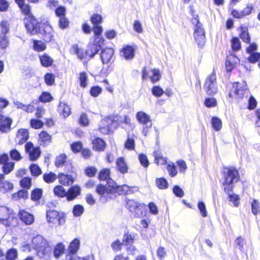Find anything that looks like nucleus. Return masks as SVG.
Returning a JSON list of instances; mask_svg holds the SVG:
<instances>
[{"label": "nucleus", "instance_id": "obj_1", "mask_svg": "<svg viewBox=\"0 0 260 260\" xmlns=\"http://www.w3.org/2000/svg\"><path fill=\"white\" fill-rule=\"evenodd\" d=\"M110 170L103 169L99 174L100 180H107L106 185L99 184L96 188V192L101 195L100 201L104 203L115 198L118 195L127 194L131 192L132 188L127 185H117L116 183L110 178Z\"/></svg>", "mask_w": 260, "mask_h": 260}, {"label": "nucleus", "instance_id": "obj_2", "mask_svg": "<svg viewBox=\"0 0 260 260\" xmlns=\"http://www.w3.org/2000/svg\"><path fill=\"white\" fill-rule=\"evenodd\" d=\"M222 185L224 191L230 194L232 191L234 184L239 179L238 171L234 168H224L223 169Z\"/></svg>", "mask_w": 260, "mask_h": 260}, {"label": "nucleus", "instance_id": "obj_3", "mask_svg": "<svg viewBox=\"0 0 260 260\" xmlns=\"http://www.w3.org/2000/svg\"><path fill=\"white\" fill-rule=\"evenodd\" d=\"M31 246L36 249L37 255L40 257L46 258L51 251L48 242L41 235H38L32 238Z\"/></svg>", "mask_w": 260, "mask_h": 260}, {"label": "nucleus", "instance_id": "obj_4", "mask_svg": "<svg viewBox=\"0 0 260 260\" xmlns=\"http://www.w3.org/2000/svg\"><path fill=\"white\" fill-rule=\"evenodd\" d=\"M117 116H110L102 119L99 126V131L103 134L107 135L113 131L118 125Z\"/></svg>", "mask_w": 260, "mask_h": 260}, {"label": "nucleus", "instance_id": "obj_5", "mask_svg": "<svg viewBox=\"0 0 260 260\" xmlns=\"http://www.w3.org/2000/svg\"><path fill=\"white\" fill-rule=\"evenodd\" d=\"M0 222L6 226H15L17 224V218L14 217L11 209L6 206H1Z\"/></svg>", "mask_w": 260, "mask_h": 260}, {"label": "nucleus", "instance_id": "obj_6", "mask_svg": "<svg viewBox=\"0 0 260 260\" xmlns=\"http://www.w3.org/2000/svg\"><path fill=\"white\" fill-rule=\"evenodd\" d=\"M204 88L206 92L209 95H214L217 92L218 89L216 76L214 71L207 77L204 85Z\"/></svg>", "mask_w": 260, "mask_h": 260}, {"label": "nucleus", "instance_id": "obj_7", "mask_svg": "<svg viewBox=\"0 0 260 260\" xmlns=\"http://www.w3.org/2000/svg\"><path fill=\"white\" fill-rule=\"evenodd\" d=\"M103 44L104 39L101 37V35H94V39L92 41H91L88 45L86 50L87 56L93 57L101 49Z\"/></svg>", "mask_w": 260, "mask_h": 260}, {"label": "nucleus", "instance_id": "obj_8", "mask_svg": "<svg viewBox=\"0 0 260 260\" xmlns=\"http://www.w3.org/2000/svg\"><path fill=\"white\" fill-rule=\"evenodd\" d=\"M24 22L26 28L31 35L37 34L39 32L40 27L38 21L34 16L25 17Z\"/></svg>", "mask_w": 260, "mask_h": 260}, {"label": "nucleus", "instance_id": "obj_9", "mask_svg": "<svg viewBox=\"0 0 260 260\" xmlns=\"http://www.w3.org/2000/svg\"><path fill=\"white\" fill-rule=\"evenodd\" d=\"M197 24L194 28V37L198 46L202 47L205 44L206 39L205 36V31L202 27V24L197 19L196 20Z\"/></svg>", "mask_w": 260, "mask_h": 260}, {"label": "nucleus", "instance_id": "obj_10", "mask_svg": "<svg viewBox=\"0 0 260 260\" xmlns=\"http://www.w3.org/2000/svg\"><path fill=\"white\" fill-rule=\"evenodd\" d=\"M80 246V241L78 239L75 238L70 243L69 247V253L66 255V260H77V256L75 253L78 250Z\"/></svg>", "mask_w": 260, "mask_h": 260}, {"label": "nucleus", "instance_id": "obj_11", "mask_svg": "<svg viewBox=\"0 0 260 260\" xmlns=\"http://www.w3.org/2000/svg\"><path fill=\"white\" fill-rule=\"evenodd\" d=\"M47 221L54 225H60L62 222H64V219L59 213L55 210L48 211L46 213Z\"/></svg>", "mask_w": 260, "mask_h": 260}, {"label": "nucleus", "instance_id": "obj_12", "mask_svg": "<svg viewBox=\"0 0 260 260\" xmlns=\"http://www.w3.org/2000/svg\"><path fill=\"white\" fill-rule=\"evenodd\" d=\"M90 21L93 25V31L94 35H101L103 31V28L100 25L102 22L101 15L98 14H93L90 18Z\"/></svg>", "mask_w": 260, "mask_h": 260}, {"label": "nucleus", "instance_id": "obj_13", "mask_svg": "<svg viewBox=\"0 0 260 260\" xmlns=\"http://www.w3.org/2000/svg\"><path fill=\"white\" fill-rule=\"evenodd\" d=\"M25 148L31 160L35 161L39 157L41 152L39 147H34L31 143L27 142L25 144Z\"/></svg>", "mask_w": 260, "mask_h": 260}, {"label": "nucleus", "instance_id": "obj_14", "mask_svg": "<svg viewBox=\"0 0 260 260\" xmlns=\"http://www.w3.org/2000/svg\"><path fill=\"white\" fill-rule=\"evenodd\" d=\"M46 42H50L53 37V30L51 25L44 24L39 31Z\"/></svg>", "mask_w": 260, "mask_h": 260}, {"label": "nucleus", "instance_id": "obj_15", "mask_svg": "<svg viewBox=\"0 0 260 260\" xmlns=\"http://www.w3.org/2000/svg\"><path fill=\"white\" fill-rule=\"evenodd\" d=\"M244 95V89L242 84L239 83H234L233 84L232 88L230 92L229 95L230 97L235 96L236 98H243Z\"/></svg>", "mask_w": 260, "mask_h": 260}, {"label": "nucleus", "instance_id": "obj_16", "mask_svg": "<svg viewBox=\"0 0 260 260\" xmlns=\"http://www.w3.org/2000/svg\"><path fill=\"white\" fill-rule=\"evenodd\" d=\"M114 50L111 48H106L102 50L101 58L103 64L111 63L113 60Z\"/></svg>", "mask_w": 260, "mask_h": 260}, {"label": "nucleus", "instance_id": "obj_17", "mask_svg": "<svg viewBox=\"0 0 260 260\" xmlns=\"http://www.w3.org/2000/svg\"><path fill=\"white\" fill-rule=\"evenodd\" d=\"M136 118L137 120L143 125H146L147 128H150L152 126V123L150 119V117L146 113L140 111L136 114Z\"/></svg>", "mask_w": 260, "mask_h": 260}, {"label": "nucleus", "instance_id": "obj_18", "mask_svg": "<svg viewBox=\"0 0 260 260\" xmlns=\"http://www.w3.org/2000/svg\"><path fill=\"white\" fill-rule=\"evenodd\" d=\"M12 120L0 114V131L2 133H7L11 129Z\"/></svg>", "mask_w": 260, "mask_h": 260}, {"label": "nucleus", "instance_id": "obj_19", "mask_svg": "<svg viewBox=\"0 0 260 260\" xmlns=\"http://www.w3.org/2000/svg\"><path fill=\"white\" fill-rule=\"evenodd\" d=\"M81 193V188L75 185L69 188L67 193V199L68 201L75 200Z\"/></svg>", "mask_w": 260, "mask_h": 260}, {"label": "nucleus", "instance_id": "obj_20", "mask_svg": "<svg viewBox=\"0 0 260 260\" xmlns=\"http://www.w3.org/2000/svg\"><path fill=\"white\" fill-rule=\"evenodd\" d=\"M18 215L21 220L26 224L30 225L34 221V216L23 210L19 211Z\"/></svg>", "mask_w": 260, "mask_h": 260}, {"label": "nucleus", "instance_id": "obj_21", "mask_svg": "<svg viewBox=\"0 0 260 260\" xmlns=\"http://www.w3.org/2000/svg\"><path fill=\"white\" fill-rule=\"evenodd\" d=\"M59 182L63 185L69 186L74 182V178L71 175L60 174L58 177Z\"/></svg>", "mask_w": 260, "mask_h": 260}, {"label": "nucleus", "instance_id": "obj_22", "mask_svg": "<svg viewBox=\"0 0 260 260\" xmlns=\"http://www.w3.org/2000/svg\"><path fill=\"white\" fill-rule=\"evenodd\" d=\"M238 61L239 59L233 55L228 56L225 62V67L227 71L231 72L232 71Z\"/></svg>", "mask_w": 260, "mask_h": 260}, {"label": "nucleus", "instance_id": "obj_23", "mask_svg": "<svg viewBox=\"0 0 260 260\" xmlns=\"http://www.w3.org/2000/svg\"><path fill=\"white\" fill-rule=\"evenodd\" d=\"M70 52L71 54L77 55L78 58L80 60L83 59L87 55L86 51L84 52L83 49L78 48V46L76 44H74L71 46Z\"/></svg>", "mask_w": 260, "mask_h": 260}, {"label": "nucleus", "instance_id": "obj_24", "mask_svg": "<svg viewBox=\"0 0 260 260\" xmlns=\"http://www.w3.org/2000/svg\"><path fill=\"white\" fill-rule=\"evenodd\" d=\"M28 138V131L26 129H20L17 132L16 141L19 144H22L25 142Z\"/></svg>", "mask_w": 260, "mask_h": 260}, {"label": "nucleus", "instance_id": "obj_25", "mask_svg": "<svg viewBox=\"0 0 260 260\" xmlns=\"http://www.w3.org/2000/svg\"><path fill=\"white\" fill-rule=\"evenodd\" d=\"M13 104L17 107V108L22 109V110L27 112L31 113L35 110L34 106L31 104L24 105L18 101H14Z\"/></svg>", "mask_w": 260, "mask_h": 260}, {"label": "nucleus", "instance_id": "obj_26", "mask_svg": "<svg viewBox=\"0 0 260 260\" xmlns=\"http://www.w3.org/2000/svg\"><path fill=\"white\" fill-rule=\"evenodd\" d=\"M58 111L64 118L68 117L71 113L70 106L63 102H60L58 106Z\"/></svg>", "mask_w": 260, "mask_h": 260}, {"label": "nucleus", "instance_id": "obj_27", "mask_svg": "<svg viewBox=\"0 0 260 260\" xmlns=\"http://www.w3.org/2000/svg\"><path fill=\"white\" fill-rule=\"evenodd\" d=\"M116 167L118 170L122 174H124L127 172V166L124 158L122 157H120L117 159Z\"/></svg>", "mask_w": 260, "mask_h": 260}, {"label": "nucleus", "instance_id": "obj_28", "mask_svg": "<svg viewBox=\"0 0 260 260\" xmlns=\"http://www.w3.org/2000/svg\"><path fill=\"white\" fill-rule=\"evenodd\" d=\"M121 53L126 59H131L134 57V50L131 46H127L123 48Z\"/></svg>", "mask_w": 260, "mask_h": 260}, {"label": "nucleus", "instance_id": "obj_29", "mask_svg": "<svg viewBox=\"0 0 260 260\" xmlns=\"http://www.w3.org/2000/svg\"><path fill=\"white\" fill-rule=\"evenodd\" d=\"M93 148L96 150H104L105 148L106 143L101 138H96L92 141Z\"/></svg>", "mask_w": 260, "mask_h": 260}, {"label": "nucleus", "instance_id": "obj_30", "mask_svg": "<svg viewBox=\"0 0 260 260\" xmlns=\"http://www.w3.org/2000/svg\"><path fill=\"white\" fill-rule=\"evenodd\" d=\"M40 60L42 65L45 67L51 66L53 61V59L46 54L40 56Z\"/></svg>", "mask_w": 260, "mask_h": 260}, {"label": "nucleus", "instance_id": "obj_31", "mask_svg": "<svg viewBox=\"0 0 260 260\" xmlns=\"http://www.w3.org/2000/svg\"><path fill=\"white\" fill-rule=\"evenodd\" d=\"M54 194L59 198L67 197V191L61 185H57L54 188Z\"/></svg>", "mask_w": 260, "mask_h": 260}, {"label": "nucleus", "instance_id": "obj_32", "mask_svg": "<svg viewBox=\"0 0 260 260\" xmlns=\"http://www.w3.org/2000/svg\"><path fill=\"white\" fill-rule=\"evenodd\" d=\"M33 49L37 51H43L46 48V44L41 41L33 40Z\"/></svg>", "mask_w": 260, "mask_h": 260}, {"label": "nucleus", "instance_id": "obj_33", "mask_svg": "<svg viewBox=\"0 0 260 260\" xmlns=\"http://www.w3.org/2000/svg\"><path fill=\"white\" fill-rule=\"evenodd\" d=\"M65 250L64 245L62 243L57 244L54 247V255L56 258H59L63 253Z\"/></svg>", "mask_w": 260, "mask_h": 260}, {"label": "nucleus", "instance_id": "obj_34", "mask_svg": "<svg viewBox=\"0 0 260 260\" xmlns=\"http://www.w3.org/2000/svg\"><path fill=\"white\" fill-rule=\"evenodd\" d=\"M15 163L13 161H9L3 165L2 171L5 175H7L11 172L14 168Z\"/></svg>", "mask_w": 260, "mask_h": 260}, {"label": "nucleus", "instance_id": "obj_35", "mask_svg": "<svg viewBox=\"0 0 260 260\" xmlns=\"http://www.w3.org/2000/svg\"><path fill=\"white\" fill-rule=\"evenodd\" d=\"M135 142L134 138L133 137H131L128 135L127 138L124 143L125 148L129 150H133L135 149Z\"/></svg>", "mask_w": 260, "mask_h": 260}, {"label": "nucleus", "instance_id": "obj_36", "mask_svg": "<svg viewBox=\"0 0 260 260\" xmlns=\"http://www.w3.org/2000/svg\"><path fill=\"white\" fill-rule=\"evenodd\" d=\"M13 188V185L12 183L8 181H5L2 183L0 187V190L1 192L5 193L12 190Z\"/></svg>", "mask_w": 260, "mask_h": 260}, {"label": "nucleus", "instance_id": "obj_37", "mask_svg": "<svg viewBox=\"0 0 260 260\" xmlns=\"http://www.w3.org/2000/svg\"><path fill=\"white\" fill-rule=\"evenodd\" d=\"M248 54L249 56L247 57V59L249 63H255L260 59V53L258 52L251 53Z\"/></svg>", "mask_w": 260, "mask_h": 260}, {"label": "nucleus", "instance_id": "obj_38", "mask_svg": "<svg viewBox=\"0 0 260 260\" xmlns=\"http://www.w3.org/2000/svg\"><path fill=\"white\" fill-rule=\"evenodd\" d=\"M156 186L161 189H166L168 187V183L164 178H156L155 180Z\"/></svg>", "mask_w": 260, "mask_h": 260}, {"label": "nucleus", "instance_id": "obj_39", "mask_svg": "<svg viewBox=\"0 0 260 260\" xmlns=\"http://www.w3.org/2000/svg\"><path fill=\"white\" fill-rule=\"evenodd\" d=\"M43 177L44 181L48 183H53L57 179L56 175L52 172L45 173Z\"/></svg>", "mask_w": 260, "mask_h": 260}, {"label": "nucleus", "instance_id": "obj_40", "mask_svg": "<svg viewBox=\"0 0 260 260\" xmlns=\"http://www.w3.org/2000/svg\"><path fill=\"white\" fill-rule=\"evenodd\" d=\"M150 78L153 83L158 81L160 78L159 71L157 69H152L150 70Z\"/></svg>", "mask_w": 260, "mask_h": 260}, {"label": "nucleus", "instance_id": "obj_41", "mask_svg": "<svg viewBox=\"0 0 260 260\" xmlns=\"http://www.w3.org/2000/svg\"><path fill=\"white\" fill-rule=\"evenodd\" d=\"M40 140L44 144L49 143L51 142V136L45 131H42L39 134Z\"/></svg>", "mask_w": 260, "mask_h": 260}, {"label": "nucleus", "instance_id": "obj_42", "mask_svg": "<svg viewBox=\"0 0 260 260\" xmlns=\"http://www.w3.org/2000/svg\"><path fill=\"white\" fill-rule=\"evenodd\" d=\"M211 123L213 128L216 131H219L222 127L221 120L217 117H213L211 120Z\"/></svg>", "mask_w": 260, "mask_h": 260}, {"label": "nucleus", "instance_id": "obj_43", "mask_svg": "<svg viewBox=\"0 0 260 260\" xmlns=\"http://www.w3.org/2000/svg\"><path fill=\"white\" fill-rule=\"evenodd\" d=\"M251 211L252 213L254 215H256L259 213V203L258 200L253 199L251 203Z\"/></svg>", "mask_w": 260, "mask_h": 260}, {"label": "nucleus", "instance_id": "obj_44", "mask_svg": "<svg viewBox=\"0 0 260 260\" xmlns=\"http://www.w3.org/2000/svg\"><path fill=\"white\" fill-rule=\"evenodd\" d=\"M43 190L40 188H36L32 191L31 199L33 201L39 200L42 196Z\"/></svg>", "mask_w": 260, "mask_h": 260}, {"label": "nucleus", "instance_id": "obj_45", "mask_svg": "<svg viewBox=\"0 0 260 260\" xmlns=\"http://www.w3.org/2000/svg\"><path fill=\"white\" fill-rule=\"evenodd\" d=\"M27 191L24 190H20L16 193L12 194V199L17 201L21 198L25 199L27 198Z\"/></svg>", "mask_w": 260, "mask_h": 260}, {"label": "nucleus", "instance_id": "obj_46", "mask_svg": "<svg viewBox=\"0 0 260 260\" xmlns=\"http://www.w3.org/2000/svg\"><path fill=\"white\" fill-rule=\"evenodd\" d=\"M167 169L170 176L172 177L175 176L177 174V171L173 162H170L168 164Z\"/></svg>", "mask_w": 260, "mask_h": 260}, {"label": "nucleus", "instance_id": "obj_47", "mask_svg": "<svg viewBox=\"0 0 260 260\" xmlns=\"http://www.w3.org/2000/svg\"><path fill=\"white\" fill-rule=\"evenodd\" d=\"M52 99V96L48 92H43L39 98L40 101L44 103L51 102Z\"/></svg>", "mask_w": 260, "mask_h": 260}, {"label": "nucleus", "instance_id": "obj_48", "mask_svg": "<svg viewBox=\"0 0 260 260\" xmlns=\"http://www.w3.org/2000/svg\"><path fill=\"white\" fill-rule=\"evenodd\" d=\"M29 169L32 175L38 176L42 173L40 168L36 164H32L29 167Z\"/></svg>", "mask_w": 260, "mask_h": 260}, {"label": "nucleus", "instance_id": "obj_49", "mask_svg": "<svg viewBox=\"0 0 260 260\" xmlns=\"http://www.w3.org/2000/svg\"><path fill=\"white\" fill-rule=\"evenodd\" d=\"M67 156L64 154H61L56 158L55 165L57 167H61L66 161Z\"/></svg>", "mask_w": 260, "mask_h": 260}, {"label": "nucleus", "instance_id": "obj_50", "mask_svg": "<svg viewBox=\"0 0 260 260\" xmlns=\"http://www.w3.org/2000/svg\"><path fill=\"white\" fill-rule=\"evenodd\" d=\"M17 257V251L15 249L9 250L6 253L7 260H15Z\"/></svg>", "mask_w": 260, "mask_h": 260}, {"label": "nucleus", "instance_id": "obj_51", "mask_svg": "<svg viewBox=\"0 0 260 260\" xmlns=\"http://www.w3.org/2000/svg\"><path fill=\"white\" fill-rule=\"evenodd\" d=\"M69 25V22L66 17H62L59 18L58 26L60 28L64 29L67 28Z\"/></svg>", "mask_w": 260, "mask_h": 260}, {"label": "nucleus", "instance_id": "obj_52", "mask_svg": "<svg viewBox=\"0 0 260 260\" xmlns=\"http://www.w3.org/2000/svg\"><path fill=\"white\" fill-rule=\"evenodd\" d=\"M257 103L255 98L252 95H250L248 101L247 109L249 110L254 109L257 106Z\"/></svg>", "mask_w": 260, "mask_h": 260}, {"label": "nucleus", "instance_id": "obj_53", "mask_svg": "<svg viewBox=\"0 0 260 260\" xmlns=\"http://www.w3.org/2000/svg\"><path fill=\"white\" fill-rule=\"evenodd\" d=\"M134 216L141 217L143 216V207L139 205L133 211L131 212Z\"/></svg>", "mask_w": 260, "mask_h": 260}, {"label": "nucleus", "instance_id": "obj_54", "mask_svg": "<svg viewBox=\"0 0 260 260\" xmlns=\"http://www.w3.org/2000/svg\"><path fill=\"white\" fill-rule=\"evenodd\" d=\"M20 184L23 188L29 189L31 185V179L29 177H25L20 181Z\"/></svg>", "mask_w": 260, "mask_h": 260}, {"label": "nucleus", "instance_id": "obj_55", "mask_svg": "<svg viewBox=\"0 0 260 260\" xmlns=\"http://www.w3.org/2000/svg\"><path fill=\"white\" fill-rule=\"evenodd\" d=\"M80 85L82 87H85L87 84V77L84 72L81 73L79 76Z\"/></svg>", "mask_w": 260, "mask_h": 260}, {"label": "nucleus", "instance_id": "obj_56", "mask_svg": "<svg viewBox=\"0 0 260 260\" xmlns=\"http://www.w3.org/2000/svg\"><path fill=\"white\" fill-rule=\"evenodd\" d=\"M249 44V46L246 47V51L247 54L251 53H254V52H257V45L256 43L253 42L250 43Z\"/></svg>", "mask_w": 260, "mask_h": 260}, {"label": "nucleus", "instance_id": "obj_57", "mask_svg": "<svg viewBox=\"0 0 260 260\" xmlns=\"http://www.w3.org/2000/svg\"><path fill=\"white\" fill-rule=\"evenodd\" d=\"M84 207L80 205H76L74 207L73 212L75 216H79L84 212Z\"/></svg>", "mask_w": 260, "mask_h": 260}, {"label": "nucleus", "instance_id": "obj_58", "mask_svg": "<svg viewBox=\"0 0 260 260\" xmlns=\"http://www.w3.org/2000/svg\"><path fill=\"white\" fill-rule=\"evenodd\" d=\"M232 47L234 50H238L241 48V43L239 39L234 37L231 41Z\"/></svg>", "mask_w": 260, "mask_h": 260}, {"label": "nucleus", "instance_id": "obj_59", "mask_svg": "<svg viewBox=\"0 0 260 260\" xmlns=\"http://www.w3.org/2000/svg\"><path fill=\"white\" fill-rule=\"evenodd\" d=\"M9 45V40L5 35H1L0 36V47L5 49L8 47Z\"/></svg>", "mask_w": 260, "mask_h": 260}, {"label": "nucleus", "instance_id": "obj_60", "mask_svg": "<svg viewBox=\"0 0 260 260\" xmlns=\"http://www.w3.org/2000/svg\"><path fill=\"white\" fill-rule=\"evenodd\" d=\"M140 204L133 200H128L127 201L126 207L130 212L133 211Z\"/></svg>", "mask_w": 260, "mask_h": 260}, {"label": "nucleus", "instance_id": "obj_61", "mask_svg": "<svg viewBox=\"0 0 260 260\" xmlns=\"http://www.w3.org/2000/svg\"><path fill=\"white\" fill-rule=\"evenodd\" d=\"M139 160L141 165L145 168H147L149 165V161L147 157L144 154H140L139 155Z\"/></svg>", "mask_w": 260, "mask_h": 260}, {"label": "nucleus", "instance_id": "obj_62", "mask_svg": "<svg viewBox=\"0 0 260 260\" xmlns=\"http://www.w3.org/2000/svg\"><path fill=\"white\" fill-rule=\"evenodd\" d=\"M205 105L208 108L215 107L217 105V102L214 98H207L204 102Z\"/></svg>", "mask_w": 260, "mask_h": 260}, {"label": "nucleus", "instance_id": "obj_63", "mask_svg": "<svg viewBox=\"0 0 260 260\" xmlns=\"http://www.w3.org/2000/svg\"><path fill=\"white\" fill-rule=\"evenodd\" d=\"M43 124V122L40 120L34 119H31L30 121L31 126L36 129H38L42 127Z\"/></svg>", "mask_w": 260, "mask_h": 260}, {"label": "nucleus", "instance_id": "obj_64", "mask_svg": "<svg viewBox=\"0 0 260 260\" xmlns=\"http://www.w3.org/2000/svg\"><path fill=\"white\" fill-rule=\"evenodd\" d=\"M45 83L48 85H51L54 82V76L51 73H47L44 77Z\"/></svg>", "mask_w": 260, "mask_h": 260}]
</instances>
